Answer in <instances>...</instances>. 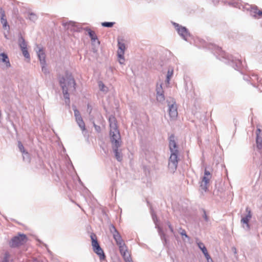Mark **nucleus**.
I'll return each instance as SVG.
<instances>
[{
	"mask_svg": "<svg viewBox=\"0 0 262 262\" xmlns=\"http://www.w3.org/2000/svg\"><path fill=\"white\" fill-rule=\"evenodd\" d=\"M109 123L110 127V136L112 147L115 145L121 146V136L117 128L116 118L113 116L110 117Z\"/></svg>",
	"mask_w": 262,
	"mask_h": 262,
	"instance_id": "obj_1",
	"label": "nucleus"
},
{
	"mask_svg": "<svg viewBox=\"0 0 262 262\" xmlns=\"http://www.w3.org/2000/svg\"><path fill=\"white\" fill-rule=\"evenodd\" d=\"M62 90V93L64 98L65 103L70 106V94L75 91L76 83H60Z\"/></svg>",
	"mask_w": 262,
	"mask_h": 262,
	"instance_id": "obj_2",
	"label": "nucleus"
},
{
	"mask_svg": "<svg viewBox=\"0 0 262 262\" xmlns=\"http://www.w3.org/2000/svg\"><path fill=\"white\" fill-rule=\"evenodd\" d=\"M28 238L24 234L19 233L14 236L9 242V245L11 248H16L27 243Z\"/></svg>",
	"mask_w": 262,
	"mask_h": 262,
	"instance_id": "obj_3",
	"label": "nucleus"
},
{
	"mask_svg": "<svg viewBox=\"0 0 262 262\" xmlns=\"http://www.w3.org/2000/svg\"><path fill=\"white\" fill-rule=\"evenodd\" d=\"M166 102L168 107L169 117L171 119H175L178 116L177 105L175 100L171 97L167 99Z\"/></svg>",
	"mask_w": 262,
	"mask_h": 262,
	"instance_id": "obj_4",
	"label": "nucleus"
},
{
	"mask_svg": "<svg viewBox=\"0 0 262 262\" xmlns=\"http://www.w3.org/2000/svg\"><path fill=\"white\" fill-rule=\"evenodd\" d=\"M179 152L171 153L168 161V169L170 172L173 173L176 170L178 164Z\"/></svg>",
	"mask_w": 262,
	"mask_h": 262,
	"instance_id": "obj_5",
	"label": "nucleus"
},
{
	"mask_svg": "<svg viewBox=\"0 0 262 262\" xmlns=\"http://www.w3.org/2000/svg\"><path fill=\"white\" fill-rule=\"evenodd\" d=\"M167 87V83H157L156 92L157 100L159 102H163L165 100L164 92Z\"/></svg>",
	"mask_w": 262,
	"mask_h": 262,
	"instance_id": "obj_6",
	"label": "nucleus"
},
{
	"mask_svg": "<svg viewBox=\"0 0 262 262\" xmlns=\"http://www.w3.org/2000/svg\"><path fill=\"white\" fill-rule=\"evenodd\" d=\"M211 177L210 172L205 169L204 170V175L202 177L201 181L200 183L201 189L205 191H206L208 190L209 182Z\"/></svg>",
	"mask_w": 262,
	"mask_h": 262,
	"instance_id": "obj_7",
	"label": "nucleus"
},
{
	"mask_svg": "<svg viewBox=\"0 0 262 262\" xmlns=\"http://www.w3.org/2000/svg\"><path fill=\"white\" fill-rule=\"evenodd\" d=\"M110 230L111 233L113 234V238L116 241V244L118 246L125 244L120 233L117 230L114 226H113V225H111L110 227Z\"/></svg>",
	"mask_w": 262,
	"mask_h": 262,
	"instance_id": "obj_8",
	"label": "nucleus"
},
{
	"mask_svg": "<svg viewBox=\"0 0 262 262\" xmlns=\"http://www.w3.org/2000/svg\"><path fill=\"white\" fill-rule=\"evenodd\" d=\"M118 50L117 51V55L118 60L121 64L124 63L125 61L124 58V51L126 49L125 44L120 40L118 41Z\"/></svg>",
	"mask_w": 262,
	"mask_h": 262,
	"instance_id": "obj_9",
	"label": "nucleus"
},
{
	"mask_svg": "<svg viewBox=\"0 0 262 262\" xmlns=\"http://www.w3.org/2000/svg\"><path fill=\"white\" fill-rule=\"evenodd\" d=\"M11 65L8 55L4 53L0 54V67L3 70H7Z\"/></svg>",
	"mask_w": 262,
	"mask_h": 262,
	"instance_id": "obj_10",
	"label": "nucleus"
},
{
	"mask_svg": "<svg viewBox=\"0 0 262 262\" xmlns=\"http://www.w3.org/2000/svg\"><path fill=\"white\" fill-rule=\"evenodd\" d=\"M246 211L247 213V214L245 216L242 217L241 220V223L243 224V227L244 229L247 230H249L250 228L249 222L252 217V214L248 207L246 208Z\"/></svg>",
	"mask_w": 262,
	"mask_h": 262,
	"instance_id": "obj_11",
	"label": "nucleus"
},
{
	"mask_svg": "<svg viewBox=\"0 0 262 262\" xmlns=\"http://www.w3.org/2000/svg\"><path fill=\"white\" fill-rule=\"evenodd\" d=\"M175 137L171 135L169 138V146L171 153L179 152L178 146L174 140Z\"/></svg>",
	"mask_w": 262,
	"mask_h": 262,
	"instance_id": "obj_12",
	"label": "nucleus"
},
{
	"mask_svg": "<svg viewBox=\"0 0 262 262\" xmlns=\"http://www.w3.org/2000/svg\"><path fill=\"white\" fill-rule=\"evenodd\" d=\"M120 252L123 256L124 260L128 261V259L130 258V255L128 252L127 247L125 244L118 246Z\"/></svg>",
	"mask_w": 262,
	"mask_h": 262,
	"instance_id": "obj_13",
	"label": "nucleus"
},
{
	"mask_svg": "<svg viewBox=\"0 0 262 262\" xmlns=\"http://www.w3.org/2000/svg\"><path fill=\"white\" fill-rule=\"evenodd\" d=\"M256 142L257 148L260 150L262 149V130L260 128H257L256 130Z\"/></svg>",
	"mask_w": 262,
	"mask_h": 262,
	"instance_id": "obj_14",
	"label": "nucleus"
},
{
	"mask_svg": "<svg viewBox=\"0 0 262 262\" xmlns=\"http://www.w3.org/2000/svg\"><path fill=\"white\" fill-rule=\"evenodd\" d=\"M37 55L40 60V63L42 64V70L46 72V69L45 68L46 55L43 50L39 49L37 52Z\"/></svg>",
	"mask_w": 262,
	"mask_h": 262,
	"instance_id": "obj_15",
	"label": "nucleus"
},
{
	"mask_svg": "<svg viewBox=\"0 0 262 262\" xmlns=\"http://www.w3.org/2000/svg\"><path fill=\"white\" fill-rule=\"evenodd\" d=\"M120 146H121L115 145V146L112 147L113 151L115 154V158L117 159V160L119 162H120L122 160V158H123L121 150L119 149V148Z\"/></svg>",
	"mask_w": 262,
	"mask_h": 262,
	"instance_id": "obj_16",
	"label": "nucleus"
},
{
	"mask_svg": "<svg viewBox=\"0 0 262 262\" xmlns=\"http://www.w3.org/2000/svg\"><path fill=\"white\" fill-rule=\"evenodd\" d=\"M177 27H178V28L177 29L178 33L181 36H182V37L183 38H184L185 39H186V38L189 35L188 31L186 29V28L185 27H182V26H179L178 25H177Z\"/></svg>",
	"mask_w": 262,
	"mask_h": 262,
	"instance_id": "obj_17",
	"label": "nucleus"
},
{
	"mask_svg": "<svg viewBox=\"0 0 262 262\" xmlns=\"http://www.w3.org/2000/svg\"><path fill=\"white\" fill-rule=\"evenodd\" d=\"M76 121L78 124L79 127L82 130L83 135L85 136L86 131L85 129V123L82 117L80 118H78L76 120Z\"/></svg>",
	"mask_w": 262,
	"mask_h": 262,
	"instance_id": "obj_18",
	"label": "nucleus"
},
{
	"mask_svg": "<svg viewBox=\"0 0 262 262\" xmlns=\"http://www.w3.org/2000/svg\"><path fill=\"white\" fill-rule=\"evenodd\" d=\"M91 240H92V246L93 247V249L94 250L95 248H99L100 246L98 241H97V238H96V236L95 234H92L91 235Z\"/></svg>",
	"mask_w": 262,
	"mask_h": 262,
	"instance_id": "obj_19",
	"label": "nucleus"
},
{
	"mask_svg": "<svg viewBox=\"0 0 262 262\" xmlns=\"http://www.w3.org/2000/svg\"><path fill=\"white\" fill-rule=\"evenodd\" d=\"M93 251L99 256L100 260H102L105 258L104 253L100 247L99 248H95Z\"/></svg>",
	"mask_w": 262,
	"mask_h": 262,
	"instance_id": "obj_20",
	"label": "nucleus"
},
{
	"mask_svg": "<svg viewBox=\"0 0 262 262\" xmlns=\"http://www.w3.org/2000/svg\"><path fill=\"white\" fill-rule=\"evenodd\" d=\"M1 23L3 25V27L4 28L6 29L7 27L8 26V28L9 27V26L7 24V21L6 18L5 12L3 11L1 14Z\"/></svg>",
	"mask_w": 262,
	"mask_h": 262,
	"instance_id": "obj_21",
	"label": "nucleus"
},
{
	"mask_svg": "<svg viewBox=\"0 0 262 262\" xmlns=\"http://www.w3.org/2000/svg\"><path fill=\"white\" fill-rule=\"evenodd\" d=\"M88 33L92 41H95L97 39V35L94 31L89 29L88 30Z\"/></svg>",
	"mask_w": 262,
	"mask_h": 262,
	"instance_id": "obj_22",
	"label": "nucleus"
},
{
	"mask_svg": "<svg viewBox=\"0 0 262 262\" xmlns=\"http://www.w3.org/2000/svg\"><path fill=\"white\" fill-rule=\"evenodd\" d=\"M99 90L104 93H106L108 91V88L105 86L103 83H99Z\"/></svg>",
	"mask_w": 262,
	"mask_h": 262,
	"instance_id": "obj_23",
	"label": "nucleus"
},
{
	"mask_svg": "<svg viewBox=\"0 0 262 262\" xmlns=\"http://www.w3.org/2000/svg\"><path fill=\"white\" fill-rule=\"evenodd\" d=\"M74 80L73 78L70 73L66 74V77L63 78V82H72Z\"/></svg>",
	"mask_w": 262,
	"mask_h": 262,
	"instance_id": "obj_24",
	"label": "nucleus"
},
{
	"mask_svg": "<svg viewBox=\"0 0 262 262\" xmlns=\"http://www.w3.org/2000/svg\"><path fill=\"white\" fill-rule=\"evenodd\" d=\"M19 45L21 48V50L27 49V45L25 42L24 39L23 37H20L19 39Z\"/></svg>",
	"mask_w": 262,
	"mask_h": 262,
	"instance_id": "obj_25",
	"label": "nucleus"
},
{
	"mask_svg": "<svg viewBox=\"0 0 262 262\" xmlns=\"http://www.w3.org/2000/svg\"><path fill=\"white\" fill-rule=\"evenodd\" d=\"M23 154V158L24 161L26 162H30V156L29 153L27 151H25Z\"/></svg>",
	"mask_w": 262,
	"mask_h": 262,
	"instance_id": "obj_26",
	"label": "nucleus"
},
{
	"mask_svg": "<svg viewBox=\"0 0 262 262\" xmlns=\"http://www.w3.org/2000/svg\"><path fill=\"white\" fill-rule=\"evenodd\" d=\"M158 231H159V235H160L161 239L162 241H164V242L166 243L167 241H166V237H165V234L163 232L162 229L161 228L158 227Z\"/></svg>",
	"mask_w": 262,
	"mask_h": 262,
	"instance_id": "obj_27",
	"label": "nucleus"
},
{
	"mask_svg": "<svg viewBox=\"0 0 262 262\" xmlns=\"http://www.w3.org/2000/svg\"><path fill=\"white\" fill-rule=\"evenodd\" d=\"M198 246L199 248L201 250L203 253L206 252L207 251L206 248L205 247L204 244L203 243L199 242L198 243Z\"/></svg>",
	"mask_w": 262,
	"mask_h": 262,
	"instance_id": "obj_28",
	"label": "nucleus"
},
{
	"mask_svg": "<svg viewBox=\"0 0 262 262\" xmlns=\"http://www.w3.org/2000/svg\"><path fill=\"white\" fill-rule=\"evenodd\" d=\"M179 233L182 236H184L185 238H187L188 240L190 239L189 237L187 235L184 229H182V228H180Z\"/></svg>",
	"mask_w": 262,
	"mask_h": 262,
	"instance_id": "obj_29",
	"label": "nucleus"
},
{
	"mask_svg": "<svg viewBox=\"0 0 262 262\" xmlns=\"http://www.w3.org/2000/svg\"><path fill=\"white\" fill-rule=\"evenodd\" d=\"M9 257H10V254H9V252H5L1 262H9Z\"/></svg>",
	"mask_w": 262,
	"mask_h": 262,
	"instance_id": "obj_30",
	"label": "nucleus"
},
{
	"mask_svg": "<svg viewBox=\"0 0 262 262\" xmlns=\"http://www.w3.org/2000/svg\"><path fill=\"white\" fill-rule=\"evenodd\" d=\"M73 110H74V116H75L76 120L78 118H81L80 112L75 107L73 108Z\"/></svg>",
	"mask_w": 262,
	"mask_h": 262,
	"instance_id": "obj_31",
	"label": "nucleus"
},
{
	"mask_svg": "<svg viewBox=\"0 0 262 262\" xmlns=\"http://www.w3.org/2000/svg\"><path fill=\"white\" fill-rule=\"evenodd\" d=\"M173 75V70L172 69H169L167 72V82H169V81L170 80V77Z\"/></svg>",
	"mask_w": 262,
	"mask_h": 262,
	"instance_id": "obj_32",
	"label": "nucleus"
},
{
	"mask_svg": "<svg viewBox=\"0 0 262 262\" xmlns=\"http://www.w3.org/2000/svg\"><path fill=\"white\" fill-rule=\"evenodd\" d=\"M115 23H112V22H104L102 23V26L105 27H112L113 26Z\"/></svg>",
	"mask_w": 262,
	"mask_h": 262,
	"instance_id": "obj_33",
	"label": "nucleus"
},
{
	"mask_svg": "<svg viewBox=\"0 0 262 262\" xmlns=\"http://www.w3.org/2000/svg\"><path fill=\"white\" fill-rule=\"evenodd\" d=\"M21 51L23 52V54L24 55V56L27 59H29L30 58V55L28 52V50H27V49H22L21 50Z\"/></svg>",
	"mask_w": 262,
	"mask_h": 262,
	"instance_id": "obj_34",
	"label": "nucleus"
},
{
	"mask_svg": "<svg viewBox=\"0 0 262 262\" xmlns=\"http://www.w3.org/2000/svg\"><path fill=\"white\" fill-rule=\"evenodd\" d=\"M18 148H19L20 151L21 153H23L25 151H26L23 144L20 141H18Z\"/></svg>",
	"mask_w": 262,
	"mask_h": 262,
	"instance_id": "obj_35",
	"label": "nucleus"
},
{
	"mask_svg": "<svg viewBox=\"0 0 262 262\" xmlns=\"http://www.w3.org/2000/svg\"><path fill=\"white\" fill-rule=\"evenodd\" d=\"M255 16L259 18L262 17V11L258 10L255 12Z\"/></svg>",
	"mask_w": 262,
	"mask_h": 262,
	"instance_id": "obj_36",
	"label": "nucleus"
},
{
	"mask_svg": "<svg viewBox=\"0 0 262 262\" xmlns=\"http://www.w3.org/2000/svg\"><path fill=\"white\" fill-rule=\"evenodd\" d=\"M151 215H152V217L153 221L155 222V223L156 224V225L157 226V225L156 222L158 220L157 217L156 215L154 213H152Z\"/></svg>",
	"mask_w": 262,
	"mask_h": 262,
	"instance_id": "obj_37",
	"label": "nucleus"
},
{
	"mask_svg": "<svg viewBox=\"0 0 262 262\" xmlns=\"http://www.w3.org/2000/svg\"><path fill=\"white\" fill-rule=\"evenodd\" d=\"M167 225L168 226V228H169L171 232L173 233H174V230H173V229L171 224L170 223V222H167Z\"/></svg>",
	"mask_w": 262,
	"mask_h": 262,
	"instance_id": "obj_38",
	"label": "nucleus"
},
{
	"mask_svg": "<svg viewBox=\"0 0 262 262\" xmlns=\"http://www.w3.org/2000/svg\"><path fill=\"white\" fill-rule=\"evenodd\" d=\"M204 256H205L206 258L207 259V260H208V259H209L211 258V257L210 256L209 254H208V251H206V252L204 253H203Z\"/></svg>",
	"mask_w": 262,
	"mask_h": 262,
	"instance_id": "obj_39",
	"label": "nucleus"
},
{
	"mask_svg": "<svg viewBox=\"0 0 262 262\" xmlns=\"http://www.w3.org/2000/svg\"><path fill=\"white\" fill-rule=\"evenodd\" d=\"M204 256H205L206 258L207 259V260H208V259H209L211 258V257L210 256L209 254H208V251H206V252L204 253H203Z\"/></svg>",
	"mask_w": 262,
	"mask_h": 262,
	"instance_id": "obj_40",
	"label": "nucleus"
},
{
	"mask_svg": "<svg viewBox=\"0 0 262 262\" xmlns=\"http://www.w3.org/2000/svg\"><path fill=\"white\" fill-rule=\"evenodd\" d=\"M94 126L97 132H99L100 131V127L96 125L95 123H94Z\"/></svg>",
	"mask_w": 262,
	"mask_h": 262,
	"instance_id": "obj_41",
	"label": "nucleus"
},
{
	"mask_svg": "<svg viewBox=\"0 0 262 262\" xmlns=\"http://www.w3.org/2000/svg\"><path fill=\"white\" fill-rule=\"evenodd\" d=\"M203 217H204V220H205L206 222H208V216H207V215H206V212H205V211H204Z\"/></svg>",
	"mask_w": 262,
	"mask_h": 262,
	"instance_id": "obj_42",
	"label": "nucleus"
},
{
	"mask_svg": "<svg viewBox=\"0 0 262 262\" xmlns=\"http://www.w3.org/2000/svg\"><path fill=\"white\" fill-rule=\"evenodd\" d=\"M32 262H39V260L38 259H37V258H34L33 259V261Z\"/></svg>",
	"mask_w": 262,
	"mask_h": 262,
	"instance_id": "obj_43",
	"label": "nucleus"
},
{
	"mask_svg": "<svg viewBox=\"0 0 262 262\" xmlns=\"http://www.w3.org/2000/svg\"><path fill=\"white\" fill-rule=\"evenodd\" d=\"M207 262H213L212 259L211 258L209 259H208Z\"/></svg>",
	"mask_w": 262,
	"mask_h": 262,
	"instance_id": "obj_44",
	"label": "nucleus"
},
{
	"mask_svg": "<svg viewBox=\"0 0 262 262\" xmlns=\"http://www.w3.org/2000/svg\"><path fill=\"white\" fill-rule=\"evenodd\" d=\"M125 262H132L131 258L128 259V261L125 260Z\"/></svg>",
	"mask_w": 262,
	"mask_h": 262,
	"instance_id": "obj_45",
	"label": "nucleus"
},
{
	"mask_svg": "<svg viewBox=\"0 0 262 262\" xmlns=\"http://www.w3.org/2000/svg\"><path fill=\"white\" fill-rule=\"evenodd\" d=\"M233 249H234V252L235 253L236 252V249L235 248H234Z\"/></svg>",
	"mask_w": 262,
	"mask_h": 262,
	"instance_id": "obj_46",
	"label": "nucleus"
}]
</instances>
